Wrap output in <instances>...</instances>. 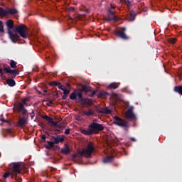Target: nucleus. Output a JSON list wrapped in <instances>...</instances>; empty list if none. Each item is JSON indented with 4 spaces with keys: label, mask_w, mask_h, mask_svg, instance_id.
I'll use <instances>...</instances> for the list:
<instances>
[{
    "label": "nucleus",
    "mask_w": 182,
    "mask_h": 182,
    "mask_svg": "<svg viewBox=\"0 0 182 182\" xmlns=\"http://www.w3.org/2000/svg\"><path fill=\"white\" fill-rule=\"evenodd\" d=\"M97 112L101 113L102 114H110L112 113V110H110L109 108H99L97 109Z\"/></svg>",
    "instance_id": "13"
},
{
    "label": "nucleus",
    "mask_w": 182,
    "mask_h": 182,
    "mask_svg": "<svg viewBox=\"0 0 182 182\" xmlns=\"http://www.w3.org/2000/svg\"><path fill=\"white\" fill-rule=\"evenodd\" d=\"M8 15L7 10L4 9V8L0 7V16L4 18V16H6Z\"/></svg>",
    "instance_id": "21"
},
{
    "label": "nucleus",
    "mask_w": 182,
    "mask_h": 182,
    "mask_svg": "<svg viewBox=\"0 0 182 182\" xmlns=\"http://www.w3.org/2000/svg\"><path fill=\"white\" fill-rule=\"evenodd\" d=\"M66 86H68V87H70V83L67 82V83H66Z\"/></svg>",
    "instance_id": "49"
},
{
    "label": "nucleus",
    "mask_w": 182,
    "mask_h": 182,
    "mask_svg": "<svg viewBox=\"0 0 182 182\" xmlns=\"http://www.w3.org/2000/svg\"><path fill=\"white\" fill-rule=\"evenodd\" d=\"M117 87H119V86L116 82H112L108 86V89H117Z\"/></svg>",
    "instance_id": "27"
},
{
    "label": "nucleus",
    "mask_w": 182,
    "mask_h": 182,
    "mask_svg": "<svg viewBox=\"0 0 182 182\" xmlns=\"http://www.w3.org/2000/svg\"><path fill=\"white\" fill-rule=\"evenodd\" d=\"M105 127L102 124L95 122V120L88 126V130L80 129V132L85 136H92V134H99L100 132H103Z\"/></svg>",
    "instance_id": "2"
},
{
    "label": "nucleus",
    "mask_w": 182,
    "mask_h": 182,
    "mask_svg": "<svg viewBox=\"0 0 182 182\" xmlns=\"http://www.w3.org/2000/svg\"><path fill=\"white\" fill-rule=\"evenodd\" d=\"M62 99H63V100H66V99H68V95H63Z\"/></svg>",
    "instance_id": "42"
},
{
    "label": "nucleus",
    "mask_w": 182,
    "mask_h": 182,
    "mask_svg": "<svg viewBox=\"0 0 182 182\" xmlns=\"http://www.w3.org/2000/svg\"><path fill=\"white\" fill-rule=\"evenodd\" d=\"M134 19H136V12H134V11L132 10L129 12V22H133V21H134Z\"/></svg>",
    "instance_id": "18"
},
{
    "label": "nucleus",
    "mask_w": 182,
    "mask_h": 182,
    "mask_svg": "<svg viewBox=\"0 0 182 182\" xmlns=\"http://www.w3.org/2000/svg\"><path fill=\"white\" fill-rule=\"evenodd\" d=\"M6 25L8 28V33L9 39L13 42V43H16L18 41H21V37L16 33H14L11 30L14 29V21L9 19L6 22Z\"/></svg>",
    "instance_id": "6"
},
{
    "label": "nucleus",
    "mask_w": 182,
    "mask_h": 182,
    "mask_svg": "<svg viewBox=\"0 0 182 182\" xmlns=\"http://www.w3.org/2000/svg\"><path fill=\"white\" fill-rule=\"evenodd\" d=\"M174 92H176V93H178L179 95H181L182 96V85L175 86Z\"/></svg>",
    "instance_id": "22"
},
{
    "label": "nucleus",
    "mask_w": 182,
    "mask_h": 182,
    "mask_svg": "<svg viewBox=\"0 0 182 182\" xmlns=\"http://www.w3.org/2000/svg\"><path fill=\"white\" fill-rule=\"evenodd\" d=\"M62 85L60 82H58L56 81H52L50 82V86H60Z\"/></svg>",
    "instance_id": "30"
},
{
    "label": "nucleus",
    "mask_w": 182,
    "mask_h": 182,
    "mask_svg": "<svg viewBox=\"0 0 182 182\" xmlns=\"http://www.w3.org/2000/svg\"><path fill=\"white\" fill-rule=\"evenodd\" d=\"M18 182H22V178H18L16 179Z\"/></svg>",
    "instance_id": "48"
},
{
    "label": "nucleus",
    "mask_w": 182,
    "mask_h": 182,
    "mask_svg": "<svg viewBox=\"0 0 182 182\" xmlns=\"http://www.w3.org/2000/svg\"><path fill=\"white\" fill-rule=\"evenodd\" d=\"M0 122H2V123H9V121L4 119V114L0 116Z\"/></svg>",
    "instance_id": "32"
},
{
    "label": "nucleus",
    "mask_w": 182,
    "mask_h": 182,
    "mask_svg": "<svg viewBox=\"0 0 182 182\" xmlns=\"http://www.w3.org/2000/svg\"><path fill=\"white\" fill-rule=\"evenodd\" d=\"M97 97H106V96H109V93L105 92V91H101L97 95Z\"/></svg>",
    "instance_id": "23"
},
{
    "label": "nucleus",
    "mask_w": 182,
    "mask_h": 182,
    "mask_svg": "<svg viewBox=\"0 0 182 182\" xmlns=\"http://www.w3.org/2000/svg\"><path fill=\"white\" fill-rule=\"evenodd\" d=\"M63 92V95H69V93H70V90L66 89V88H63L62 89Z\"/></svg>",
    "instance_id": "33"
},
{
    "label": "nucleus",
    "mask_w": 182,
    "mask_h": 182,
    "mask_svg": "<svg viewBox=\"0 0 182 182\" xmlns=\"http://www.w3.org/2000/svg\"><path fill=\"white\" fill-rule=\"evenodd\" d=\"M21 102H22V105H23L24 106V105H26V102H28V98L23 99Z\"/></svg>",
    "instance_id": "37"
},
{
    "label": "nucleus",
    "mask_w": 182,
    "mask_h": 182,
    "mask_svg": "<svg viewBox=\"0 0 182 182\" xmlns=\"http://www.w3.org/2000/svg\"><path fill=\"white\" fill-rule=\"evenodd\" d=\"M26 123H28V121L26 120V118L23 117V118H21L17 124L18 126V127H23V126H25V124H26Z\"/></svg>",
    "instance_id": "15"
},
{
    "label": "nucleus",
    "mask_w": 182,
    "mask_h": 182,
    "mask_svg": "<svg viewBox=\"0 0 182 182\" xmlns=\"http://www.w3.org/2000/svg\"><path fill=\"white\" fill-rule=\"evenodd\" d=\"M47 143L48 145H45V147L47 149V150H50V149L55 146V143L53 141H48Z\"/></svg>",
    "instance_id": "20"
},
{
    "label": "nucleus",
    "mask_w": 182,
    "mask_h": 182,
    "mask_svg": "<svg viewBox=\"0 0 182 182\" xmlns=\"http://www.w3.org/2000/svg\"><path fill=\"white\" fill-rule=\"evenodd\" d=\"M41 139L43 141H46V136L45 134L41 136Z\"/></svg>",
    "instance_id": "39"
},
{
    "label": "nucleus",
    "mask_w": 182,
    "mask_h": 182,
    "mask_svg": "<svg viewBox=\"0 0 182 182\" xmlns=\"http://www.w3.org/2000/svg\"><path fill=\"white\" fill-rule=\"evenodd\" d=\"M134 107H130L128 110L125 112V117L130 119L131 120H136V114L133 112Z\"/></svg>",
    "instance_id": "11"
},
{
    "label": "nucleus",
    "mask_w": 182,
    "mask_h": 182,
    "mask_svg": "<svg viewBox=\"0 0 182 182\" xmlns=\"http://www.w3.org/2000/svg\"><path fill=\"white\" fill-rule=\"evenodd\" d=\"M124 2L125 4V5H127L128 6V8H130V6H132L130 1H129V0H124Z\"/></svg>",
    "instance_id": "35"
},
{
    "label": "nucleus",
    "mask_w": 182,
    "mask_h": 182,
    "mask_svg": "<svg viewBox=\"0 0 182 182\" xmlns=\"http://www.w3.org/2000/svg\"><path fill=\"white\" fill-rule=\"evenodd\" d=\"M58 95H62V92L61 91H58Z\"/></svg>",
    "instance_id": "52"
},
{
    "label": "nucleus",
    "mask_w": 182,
    "mask_h": 182,
    "mask_svg": "<svg viewBox=\"0 0 182 182\" xmlns=\"http://www.w3.org/2000/svg\"><path fill=\"white\" fill-rule=\"evenodd\" d=\"M70 11H75V7H70Z\"/></svg>",
    "instance_id": "50"
},
{
    "label": "nucleus",
    "mask_w": 182,
    "mask_h": 182,
    "mask_svg": "<svg viewBox=\"0 0 182 182\" xmlns=\"http://www.w3.org/2000/svg\"><path fill=\"white\" fill-rule=\"evenodd\" d=\"M130 140H132V141H136V138L134 137L130 138Z\"/></svg>",
    "instance_id": "46"
},
{
    "label": "nucleus",
    "mask_w": 182,
    "mask_h": 182,
    "mask_svg": "<svg viewBox=\"0 0 182 182\" xmlns=\"http://www.w3.org/2000/svg\"><path fill=\"white\" fill-rule=\"evenodd\" d=\"M85 12H86V14H89L90 10H89L88 9H85Z\"/></svg>",
    "instance_id": "51"
},
{
    "label": "nucleus",
    "mask_w": 182,
    "mask_h": 182,
    "mask_svg": "<svg viewBox=\"0 0 182 182\" xmlns=\"http://www.w3.org/2000/svg\"><path fill=\"white\" fill-rule=\"evenodd\" d=\"M13 110L15 113H22L23 116H26V114H28V110L25 109V106L22 103L15 105Z\"/></svg>",
    "instance_id": "9"
},
{
    "label": "nucleus",
    "mask_w": 182,
    "mask_h": 182,
    "mask_svg": "<svg viewBox=\"0 0 182 182\" xmlns=\"http://www.w3.org/2000/svg\"><path fill=\"white\" fill-rule=\"evenodd\" d=\"M50 124H51V126L53 127H56L58 126V122L53 120Z\"/></svg>",
    "instance_id": "36"
},
{
    "label": "nucleus",
    "mask_w": 182,
    "mask_h": 182,
    "mask_svg": "<svg viewBox=\"0 0 182 182\" xmlns=\"http://www.w3.org/2000/svg\"><path fill=\"white\" fill-rule=\"evenodd\" d=\"M46 92H48L47 90H44V92L46 93Z\"/></svg>",
    "instance_id": "55"
},
{
    "label": "nucleus",
    "mask_w": 182,
    "mask_h": 182,
    "mask_svg": "<svg viewBox=\"0 0 182 182\" xmlns=\"http://www.w3.org/2000/svg\"><path fill=\"white\" fill-rule=\"evenodd\" d=\"M90 92V87L82 85L81 88L77 90H74V92L70 95V100H76V98L78 97L77 102L78 103H81L82 106L86 105H92V99L89 98H84L83 97V92L84 93H89Z\"/></svg>",
    "instance_id": "1"
},
{
    "label": "nucleus",
    "mask_w": 182,
    "mask_h": 182,
    "mask_svg": "<svg viewBox=\"0 0 182 182\" xmlns=\"http://www.w3.org/2000/svg\"><path fill=\"white\" fill-rule=\"evenodd\" d=\"M16 32H17V33L24 39L28 38V27H26L25 24H21L20 26H17L16 28Z\"/></svg>",
    "instance_id": "8"
},
{
    "label": "nucleus",
    "mask_w": 182,
    "mask_h": 182,
    "mask_svg": "<svg viewBox=\"0 0 182 182\" xmlns=\"http://www.w3.org/2000/svg\"><path fill=\"white\" fill-rule=\"evenodd\" d=\"M113 9H114V7L113 6H111V9H109L108 11L109 12L108 15L114 16V11H113Z\"/></svg>",
    "instance_id": "29"
},
{
    "label": "nucleus",
    "mask_w": 182,
    "mask_h": 182,
    "mask_svg": "<svg viewBox=\"0 0 182 182\" xmlns=\"http://www.w3.org/2000/svg\"><path fill=\"white\" fill-rule=\"evenodd\" d=\"M58 127V129H63V125H62V124H57V127Z\"/></svg>",
    "instance_id": "41"
},
{
    "label": "nucleus",
    "mask_w": 182,
    "mask_h": 182,
    "mask_svg": "<svg viewBox=\"0 0 182 182\" xmlns=\"http://www.w3.org/2000/svg\"><path fill=\"white\" fill-rule=\"evenodd\" d=\"M113 161V156H107L103 159V163H112Z\"/></svg>",
    "instance_id": "24"
},
{
    "label": "nucleus",
    "mask_w": 182,
    "mask_h": 182,
    "mask_svg": "<svg viewBox=\"0 0 182 182\" xmlns=\"http://www.w3.org/2000/svg\"><path fill=\"white\" fill-rule=\"evenodd\" d=\"M177 41V39L174 38H168V42L169 43H172V44H174L176 43V42Z\"/></svg>",
    "instance_id": "31"
},
{
    "label": "nucleus",
    "mask_w": 182,
    "mask_h": 182,
    "mask_svg": "<svg viewBox=\"0 0 182 182\" xmlns=\"http://www.w3.org/2000/svg\"><path fill=\"white\" fill-rule=\"evenodd\" d=\"M124 32H126V28L122 27L121 30H116L114 31V35L115 36H117V38L123 39V41H129V38Z\"/></svg>",
    "instance_id": "10"
},
{
    "label": "nucleus",
    "mask_w": 182,
    "mask_h": 182,
    "mask_svg": "<svg viewBox=\"0 0 182 182\" xmlns=\"http://www.w3.org/2000/svg\"><path fill=\"white\" fill-rule=\"evenodd\" d=\"M63 154H69L70 153V148L68 144H65V147L61 149Z\"/></svg>",
    "instance_id": "14"
},
{
    "label": "nucleus",
    "mask_w": 182,
    "mask_h": 182,
    "mask_svg": "<svg viewBox=\"0 0 182 182\" xmlns=\"http://www.w3.org/2000/svg\"><path fill=\"white\" fill-rule=\"evenodd\" d=\"M113 124H116V126H119V127H124V130L126 132H127L129 127H130L127 121H125L117 116L114 117Z\"/></svg>",
    "instance_id": "7"
},
{
    "label": "nucleus",
    "mask_w": 182,
    "mask_h": 182,
    "mask_svg": "<svg viewBox=\"0 0 182 182\" xmlns=\"http://www.w3.org/2000/svg\"><path fill=\"white\" fill-rule=\"evenodd\" d=\"M16 65H18V63L15 62V60H11L10 67L12 68V69H16V68H17Z\"/></svg>",
    "instance_id": "26"
},
{
    "label": "nucleus",
    "mask_w": 182,
    "mask_h": 182,
    "mask_svg": "<svg viewBox=\"0 0 182 182\" xmlns=\"http://www.w3.org/2000/svg\"><path fill=\"white\" fill-rule=\"evenodd\" d=\"M5 30H4V22L0 23V33H4Z\"/></svg>",
    "instance_id": "34"
},
{
    "label": "nucleus",
    "mask_w": 182,
    "mask_h": 182,
    "mask_svg": "<svg viewBox=\"0 0 182 182\" xmlns=\"http://www.w3.org/2000/svg\"><path fill=\"white\" fill-rule=\"evenodd\" d=\"M2 23H3L2 21H0V24Z\"/></svg>",
    "instance_id": "54"
},
{
    "label": "nucleus",
    "mask_w": 182,
    "mask_h": 182,
    "mask_svg": "<svg viewBox=\"0 0 182 182\" xmlns=\"http://www.w3.org/2000/svg\"><path fill=\"white\" fill-rule=\"evenodd\" d=\"M50 105H53V101H48V102L46 104V106H50Z\"/></svg>",
    "instance_id": "40"
},
{
    "label": "nucleus",
    "mask_w": 182,
    "mask_h": 182,
    "mask_svg": "<svg viewBox=\"0 0 182 182\" xmlns=\"http://www.w3.org/2000/svg\"><path fill=\"white\" fill-rule=\"evenodd\" d=\"M55 130H56V132H60V129H56Z\"/></svg>",
    "instance_id": "53"
},
{
    "label": "nucleus",
    "mask_w": 182,
    "mask_h": 182,
    "mask_svg": "<svg viewBox=\"0 0 182 182\" xmlns=\"http://www.w3.org/2000/svg\"><path fill=\"white\" fill-rule=\"evenodd\" d=\"M95 151V144L93 142H90L87 149H83L82 151H79L77 153L73 154L72 156L73 159H77L79 157H83L85 156L87 159L92 157V154H93Z\"/></svg>",
    "instance_id": "4"
},
{
    "label": "nucleus",
    "mask_w": 182,
    "mask_h": 182,
    "mask_svg": "<svg viewBox=\"0 0 182 182\" xmlns=\"http://www.w3.org/2000/svg\"><path fill=\"white\" fill-rule=\"evenodd\" d=\"M31 119H33V117H35V114L33 113V112H31Z\"/></svg>",
    "instance_id": "45"
},
{
    "label": "nucleus",
    "mask_w": 182,
    "mask_h": 182,
    "mask_svg": "<svg viewBox=\"0 0 182 182\" xmlns=\"http://www.w3.org/2000/svg\"><path fill=\"white\" fill-rule=\"evenodd\" d=\"M59 89L62 90V89H65V87L63 85H60Z\"/></svg>",
    "instance_id": "47"
},
{
    "label": "nucleus",
    "mask_w": 182,
    "mask_h": 182,
    "mask_svg": "<svg viewBox=\"0 0 182 182\" xmlns=\"http://www.w3.org/2000/svg\"><path fill=\"white\" fill-rule=\"evenodd\" d=\"M51 140H53L54 144H59V143H63L65 141V136H60V135H57L56 136H52Z\"/></svg>",
    "instance_id": "12"
},
{
    "label": "nucleus",
    "mask_w": 182,
    "mask_h": 182,
    "mask_svg": "<svg viewBox=\"0 0 182 182\" xmlns=\"http://www.w3.org/2000/svg\"><path fill=\"white\" fill-rule=\"evenodd\" d=\"M97 92V91L95 90L92 92V93L91 94L92 97H93V96H95V95H96V93Z\"/></svg>",
    "instance_id": "43"
},
{
    "label": "nucleus",
    "mask_w": 182,
    "mask_h": 182,
    "mask_svg": "<svg viewBox=\"0 0 182 182\" xmlns=\"http://www.w3.org/2000/svg\"><path fill=\"white\" fill-rule=\"evenodd\" d=\"M4 72L9 74L11 78H8L6 82L7 85L10 86V87H14L16 85L15 82V78L16 77L17 75H19V71L18 70H12L11 67H6L4 68Z\"/></svg>",
    "instance_id": "5"
},
{
    "label": "nucleus",
    "mask_w": 182,
    "mask_h": 182,
    "mask_svg": "<svg viewBox=\"0 0 182 182\" xmlns=\"http://www.w3.org/2000/svg\"><path fill=\"white\" fill-rule=\"evenodd\" d=\"M111 18H113V16H111Z\"/></svg>",
    "instance_id": "56"
},
{
    "label": "nucleus",
    "mask_w": 182,
    "mask_h": 182,
    "mask_svg": "<svg viewBox=\"0 0 182 182\" xmlns=\"http://www.w3.org/2000/svg\"><path fill=\"white\" fill-rule=\"evenodd\" d=\"M82 114H85V116H93V114H95V111H93V109H90L88 111H84L82 112Z\"/></svg>",
    "instance_id": "19"
},
{
    "label": "nucleus",
    "mask_w": 182,
    "mask_h": 182,
    "mask_svg": "<svg viewBox=\"0 0 182 182\" xmlns=\"http://www.w3.org/2000/svg\"><path fill=\"white\" fill-rule=\"evenodd\" d=\"M0 75L1 76H4V71H2V68H0Z\"/></svg>",
    "instance_id": "44"
},
{
    "label": "nucleus",
    "mask_w": 182,
    "mask_h": 182,
    "mask_svg": "<svg viewBox=\"0 0 182 182\" xmlns=\"http://www.w3.org/2000/svg\"><path fill=\"white\" fill-rule=\"evenodd\" d=\"M64 133H65V134H70V129H65Z\"/></svg>",
    "instance_id": "38"
},
{
    "label": "nucleus",
    "mask_w": 182,
    "mask_h": 182,
    "mask_svg": "<svg viewBox=\"0 0 182 182\" xmlns=\"http://www.w3.org/2000/svg\"><path fill=\"white\" fill-rule=\"evenodd\" d=\"M43 119H45L48 123L50 124L52 123V121L53 120V118L48 117L47 115L43 117Z\"/></svg>",
    "instance_id": "28"
},
{
    "label": "nucleus",
    "mask_w": 182,
    "mask_h": 182,
    "mask_svg": "<svg viewBox=\"0 0 182 182\" xmlns=\"http://www.w3.org/2000/svg\"><path fill=\"white\" fill-rule=\"evenodd\" d=\"M86 18V15L85 14H78L75 16V18L77 20V21H83V18Z\"/></svg>",
    "instance_id": "25"
},
{
    "label": "nucleus",
    "mask_w": 182,
    "mask_h": 182,
    "mask_svg": "<svg viewBox=\"0 0 182 182\" xmlns=\"http://www.w3.org/2000/svg\"><path fill=\"white\" fill-rule=\"evenodd\" d=\"M18 10L15 8H10L7 9V15H16Z\"/></svg>",
    "instance_id": "16"
},
{
    "label": "nucleus",
    "mask_w": 182,
    "mask_h": 182,
    "mask_svg": "<svg viewBox=\"0 0 182 182\" xmlns=\"http://www.w3.org/2000/svg\"><path fill=\"white\" fill-rule=\"evenodd\" d=\"M119 19H120V18L116 16H112V17L110 15H108V16L106 18V21H107V22H111V21H114L115 22H117Z\"/></svg>",
    "instance_id": "17"
},
{
    "label": "nucleus",
    "mask_w": 182,
    "mask_h": 182,
    "mask_svg": "<svg viewBox=\"0 0 182 182\" xmlns=\"http://www.w3.org/2000/svg\"><path fill=\"white\" fill-rule=\"evenodd\" d=\"M24 166L19 163H12L9 164L10 172L5 173L3 176L4 178H8L11 176V178H16L18 174H21L24 168Z\"/></svg>",
    "instance_id": "3"
}]
</instances>
